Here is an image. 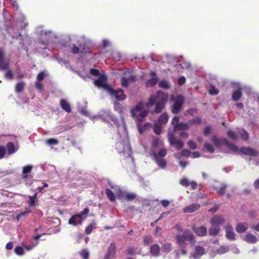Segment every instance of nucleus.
Segmentation results:
<instances>
[{
	"label": "nucleus",
	"instance_id": "12",
	"mask_svg": "<svg viewBox=\"0 0 259 259\" xmlns=\"http://www.w3.org/2000/svg\"><path fill=\"white\" fill-rule=\"evenodd\" d=\"M204 253V248L200 245H197L194 248V252L190 254V258H193V259H200Z\"/></svg>",
	"mask_w": 259,
	"mask_h": 259
},
{
	"label": "nucleus",
	"instance_id": "60",
	"mask_svg": "<svg viewBox=\"0 0 259 259\" xmlns=\"http://www.w3.org/2000/svg\"><path fill=\"white\" fill-rule=\"evenodd\" d=\"M6 154V149L4 146H0V159L4 157Z\"/></svg>",
	"mask_w": 259,
	"mask_h": 259
},
{
	"label": "nucleus",
	"instance_id": "2",
	"mask_svg": "<svg viewBox=\"0 0 259 259\" xmlns=\"http://www.w3.org/2000/svg\"><path fill=\"white\" fill-rule=\"evenodd\" d=\"M168 99V95L167 93H164L162 91L158 90L155 95L150 96L146 106L148 108H150L154 105H155L152 113L153 114L159 113L164 108Z\"/></svg>",
	"mask_w": 259,
	"mask_h": 259
},
{
	"label": "nucleus",
	"instance_id": "11",
	"mask_svg": "<svg viewBox=\"0 0 259 259\" xmlns=\"http://www.w3.org/2000/svg\"><path fill=\"white\" fill-rule=\"evenodd\" d=\"M116 244L112 242L107 248L105 252L103 259H113L116 254Z\"/></svg>",
	"mask_w": 259,
	"mask_h": 259
},
{
	"label": "nucleus",
	"instance_id": "20",
	"mask_svg": "<svg viewBox=\"0 0 259 259\" xmlns=\"http://www.w3.org/2000/svg\"><path fill=\"white\" fill-rule=\"evenodd\" d=\"M9 155H12L16 152L18 150V147L15 146L13 143L9 142L6 145V148Z\"/></svg>",
	"mask_w": 259,
	"mask_h": 259
},
{
	"label": "nucleus",
	"instance_id": "64",
	"mask_svg": "<svg viewBox=\"0 0 259 259\" xmlns=\"http://www.w3.org/2000/svg\"><path fill=\"white\" fill-rule=\"evenodd\" d=\"M187 144L190 149H191L192 150H194V149H196L197 146H196V143L194 141L190 140V141H188Z\"/></svg>",
	"mask_w": 259,
	"mask_h": 259
},
{
	"label": "nucleus",
	"instance_id": "41",
	"mask_svg": "<svg viewBox=\"0 0 259 259\" xmlns=\"http://www.w3.org/2000/svg\"><path fill=\"white\" fill-rule=\"evenodd\" d=\"M229 251V247L225 245L221 246L216 250V253L219 254H222L226 253Z\"/></svg>",
	"mask_w": 259,
	"mask_h": 259
},
{
	"label": "nucleus",
	"instance_id": "44",
	"mask_svg": "<svg viewBox=\"0 0 259 259\" xmlns=\"http://www.w3.org/2000/svg\"><path fill=\"white\" fill-rule=\"evenodd\" d=\"M38 34L42 37H43L44 36H46V38H45V39L48 40L50 38V35L52 34V31L51 30H41L40 32H38Z\"/></svg>",
	"mask_w": 259,
	"mask_h": 259
},
{
	"label": "nucleus",
	"instance_id": "32",
	"mask_svg": "<svg viewBox=\"0 0 259 259\" xmlns=\"http://www.w3.org/2000/svg\"><path fill=\"white\" fill-rule=\"evenodd\" d=\"M105 193L108 197V198L111 202L115 201L116 199L115 195L113 193V192L109 188H106L105 189Z\"/></svg>",
	"mask_w": 259,
	"mask_h": 259
},
{
	"label": "nucleus",
	"instance_id": "24",
	"mask_svg": "<svg viewBox=\"0 0 259 259\" xmlns=\"http://www.w3.org/2000/svg\"><path fill=\"white\" fill-rule=\"evenodd\" d=\"M244 240L249 243L254 244L257 242L258 239L257 237L252 234H247L244 237Z\"/></svg>",
	"mask_w": 259,
	"mask_h": 259
},
{
	"label": "nucleus",
	"instance_id": "8",
	"mask_svg": "<svg viewBox=\"0 0 259 259\" xmlns=\"http://www.w3.org/2000/svg\"><path fill=\"white\" fill-rule=\"evenodd\" d=\"M236 154H242L247 156H256L258 155V152L254 149L250 147H242L240 149L238 147L237 152H233Z\"/></svg>",
	"mask_w": 259,
	"mask_h": 259
},
{
	"label": "nucleus",
	"instance_id": "15",
	"mask_svg": "<svg viewBox=\"0 0 259 259\" xmlns=\"http://www.w3.org/2000/svg\"><path fill=\"white\" fill-rule=\"evenodd\" d=\"M225 223L224 218L219 215L213 216L210 220V223L211 226L220 227L221 225Z\"/></svg>",
	"mask_w": 259,
	"mask_h": 259
},
{
	"label": "nucleus",
	"instance_id": "21",
	"mask_svg": "<svg viewBox=\"0 0 259 259\" xmlns=\"http://www.w3.org/2000/svg\"><path fill=\"white\" fill-rule=\"evenodd\" d=\"M150 252L153 256H158L160 254L159 246L157 244H152L150 247Z\"/></svg>",
	"mask_w": 259,
	"mask_h": 259
},
{
	"label": "nucleus",
	"instance_id": "5",
	"mask_svg": "<svg viewBox=\"0 0 259 259\" xmlns=\"http://www.w3.org/2000/svg\"><path fill=\"white\" fill-rule=\"evenodd\" d=\"M170 101L174 102V104L171 107V112L175 114H178L182 110L185 101L184 97L181 95H179L176 97L172 96L170 97Z\"/></svg>",
	"mask_w": 259,
	"mask_h": 259
},
{
	"label": "nucleus",
	"instance_id": "1",
	"mask_svg": "<svg viewBox=\"0 0 259 259\" xmlns=\"http://www.w3.org/2000/svg\"><path fill=\"white\" fill-rule=\"evenodd\" d=\"M94 118H100L102 121L106 122H109V121L111 120L114 122L117 127V133L121 139V141L116 143V149L119 153H123L125 157H131L133 160V158L132 157V149L128 140L127 130L123 118L121 117V120L119 122L117 118L114 116L109 110L101 111Z\"/></svg>",
	"mask_w": 259,
	"mask_h": 259
},
{
	"label": "nucleus",
	"instance_id": "53",
	"mask_svg": "<svg viewBox=\"0 0 259 259\" xmlns=\"http://www.w3.org/2000/svg\"><path fill=\"white\" fill-rule=\"evenodd\" d=\"M136 194L134 193H127L126 192L125 194V198L127 201H131L134 199L136 198Z\"/></svg>",
	"mask_w": 259,
	"mask_h": 259
},
{
	"label": "nucleus",
	"instance_id": "9",
	"mask_svg": "<svg viewBox=\"0 0 259 259\" xmlns=\"http://www.w3.org/2000/svg\"><path fill=\"white\" fill-rule=\"evenodd\" d=\"M168 140L170 145L174 146L177 150H181L183 147V142L176 138L172 133H168Z\"/></svg>",
	"mask_w": 259,
	"mask_h": 259
},
{
	"label": "nucleus",
	"instance_id": "29",
	"mask_svg": "<svg viewBox=\"0 0 259 259\" xmlns=\"http://www.w3.org/2000/svg\"><path fill=\"white\" fill-rule=\"evenodd\" d=\"M158 81V77H151L146 81L145 85L147 88L154 87L157 84Z\"/></svg>",
	"mask_w": 259,
	"mask_h": 259
},
{
	"label": "nucleus",
	"instance_id": "10",
	"mask_svg": "<svg viewBox=\"0 0 259 259\" xmlns=\"http://www.w3.org/2000/svg\"><path fill=\"white\" fill-rule=\"evenodd\" d=\"M112 97H114L117 100L123 101L126 98V96L124 94L122 89L114 90L112 88L108 92Z\"/></svg>",
	"mask_w": 259,
	"mask_h": 259
},
{
	"label": "nucleus",
	"instance_id": "35",
	"mask_svg": "<svg viewBox=\"0 0 259 259\" xmlns=\"http://www.w3.org/2000/svg\"><path fill=\"white\" fill-rule=\"evenodd\" d=\"M176 70L178 71H180L181 69L184 68H189L191 67V64L189 62H184L182 64H176L175 65Z\"/></svg>",
	"mask_w": 259,
	"mask_h": 259
},
{
	"label": "nucleus",
	"instance_id": "54",
	"mask_svg": "<svg viewBox=\"0 0 259 259\" xmlns=\"http://www.w3.org/2000/svg\"><path fill=\"white\" fill-rule=\"evenodd\" d=\"M15 139V137L13 135H2L0 136V141H9Z\"/></svg>",
	"mask_w": 259,
	"mask_h": 259
},
{
	"label": "nucleus",
	"instance_id": "16",
	"mask_svg": "<svg viewBox=\"0 0 259 259\" xmlns=\"http://www.w3.org/2000/svg\"><path fill=\"white\" fill-rule=\"evenodd\" d=\"M121 80L122 87L128 88L130 83L133 82L136 80V76L134 75H131L129 76L122 77Z\"/></svg>",
	"mask_w": 259,
	"mask_h": 259
},
{
	"label": "nucleus",
	"instance_id": "61",
	"mask_svg": "<svg viewBox=\"0 0 259 259\" xmlns=\"http://www.w3.org/2000/svg\"><path fill=\"white\" fill-rule=\"evenodd\" d=\"M71 52L73 54H77L80 52L79 47L73 45L71 49Z\"/></svg>",
	"mask_w": 259,
	"mask_h": 259
},
{
	"label": "nucleus",
	"instance_id": "63",
	"mask_svg": "<svg viewBox=\"0 0 259 259\" xmlns=\"http://www.w3.org/2000/svg\"><path fill=\"white\" fill-rule=\"evenodd\" d=\"M152 237L150 236H146L145 237L144 239V243L145 245H147L150 243H152Z\"/></svg>",
	"mask_w": 259,
	"mask_h": 259
},
{
	"label": "nucleus",
	"instance_id": "62",
	"mask_svg": "<svg viewBox=\"0 0 259 259\" xmlns=\"http://www.w3.org/2000/svg\"><path fill=\"white\" fill-rule=\"evenodd\" d=\"M25 18L24 16L22 14H18V16L16 18V20L18 22H24Z\"/></svg>",
	"mask_w": 259,
	"mask_h": 259
},
{
	"label": "nucleus",
	"instance_id": "25",
	"mask_svg": "<svg viewBox=\"0 0 259 259\" xmlns=\"http://www.w3.org/2000/svg\"><path fill=\"white\" fill-rule=\"evenodd\" d=\"M242 95V93L241 92V89L240 87H239L237 90L233 92L232 95V99L234 101H237L241 98Z\"/></svg>",
	"mask_w": 259,
	"mask_h": 259
},
{
	"label": "nucleus",
	"instance_id": "6",
	"mask_svg": "<svg viewBox=\"0 0 259 259\" xmlns=\"http://www.w3.org/2000/svg\"><path fill=\"white\" fill-rule=\"evenodd\" d=\"M211 141L217 146L225 145L232 152H237L238 146L233 143L229 142L225 138H219L216 136H212L210 138Z\"/></svg>",
	"mask_w": 259,
	"mask_h": 259
},
{
	"label": "nucleus",
	"instance_id": "14",
	"mask_svg": "<svg viewBox=\"0 0 259 259\" xmlns=\"http://www.w3.org/2000/svg\"><path fill=\"white\" fill-rule=\"evenodd\" d=\"M5 53L4 49L0 48V69L6 70L9 67V62L5 59Z\"/></svg>",
	"mask_w": 259,
	"mask_h": 259
},
{
	"label": "nucleus",
	"instance_id": "18",
	"mask_svg": "<svg viewBox=\"0 0 259 259\" xmlns=\"http://www.w3.org/2000/svg\"><path fill=\"white\" fill-rule=\"evenodd\" d=\"M192 230L198 236H204L207 234V229L205 226H200L199 227H192Z\"/></svg>",
	"mask_w": 259,
	"mask_h": 259
},
{
	"label": "nucleus",
	"instance_id": "38",
	"mask_svg": "<svg viewBox=\"0 0 259 259\" xmlns=\"http://www.w3.org/2000/svg\"><path fill=\"white\" fill-rule=\"evenodd\" d=\"M171 250V244L169 242H165L161 246V250L165 253L169 252Z\"/></svg>",
	"mask_w": 259,
	"mask_h": 259
},
{
	"label": "nucleus",
	"instance_id": "19",
	"mask_svg": "<svg viewBox=\"0 0 259 259\" xmlns=\"http://www.w3.org/2000/svg\"><path fill=\"white\" fill-rule=\"evenodd\" d=\"M200 205L198 203H193L184 208L183 211L185 213H192L198 210Z\"/></svg>",
	"mask_w": 259,
	"mask_h": 259
},
{
	"label": "nucleus",
	"instance_id": "47",
	"mask_svg": "<svg viewBox=\"0 0 259 259\" xmlns=\"http://www.w3.org/2000/svg\"><path fill=\"white\" fill-rule=\"evenodd\" d=\"M204 148L206 151L210 153H213L214 151L213 146L207 142L204 144Z\"/></svg>",
	"mask_w": 259,
	"mask_h": 259
},
{
	"label": "nucleus",
	"instance_id": "50",
	"mask_svg": "<svg viewBox=\"0 0 259 259\" xmlns=\"http://www.w3.org/2000/svg\"><path fill=\"white\" fill-rule=\"evenodd\" d=\"M201 121V119L199 117H197L191 120H189V123L190 124V126H191L193 124H195V125L197 126L199 125Z\"/></svg>",
	"mask_w": 259,
	"mask_h": 259
},
{
	"label": "nucleus",
	"instance_id": "48",
	"mask_svg": "<svg viewBox=\"0 0 259 259\" xmlns=\"http://www.w3.org/2000/svg\"><path fill=\"white\" fill-rule=\"evenodd\" d=\"M161 124L156 122L154 124V132L156 135H159L161 134L162 126Z\"/></svg>",
	"mask_w": 259,
	"mask_h": 259
},
{
	"label": "nucleus",
	"instance_id": "31",
	"mask_svg": "<svg viewBox=\"0 0 259 259\" xmlns=\"http://www.w3.org/2000/svg\"><path fill=\"white\" fill-rule=\"evenodd\" d=\"M228 188V185L226 183H222L219 188H215V190L220 195H223L225 193L226 190Z\"/></svg>",
	"mask_w": 259,
	"mask_h": 259
},
{
	"label": "nucleus",
	"instance_id": "33",
	"mask_svg": "<svg viewBox=\"0 0 259 259\" xmlns=\"http://www.w3.org/2000/svg\"><path fill=\"white\" fill-rule=\"evenodd\" d=\"M191 154L190 151L188 149L183 150L181 153H175V156L177 158H180L182 156L188 157Z\"/></svg>",
	"mask_w": 259,
	"mask_h": 259
},
{
	"label": "nucleus",
	"instance_id": "23",
	"mask_svg": "<svg viewBox=\"0 0 259 259\" xmlns=\"http://www.w3.org/2000/svg\"><path fill=\"white\" fill-rule=\"evenodd\" d=\"M60 106L61 108L66 112L70 113L71 111V106L68 101L65 99H62L60 101Z\"/></svg>",
	"mask_w": 259,
	"mask_h": 259
},
{
	"label": "nucleus",
	"instance_id": "30",
	"mask_svg": "<svg viewBox=\"0 0 259 259\" xmlns=\"http://www.w3.org/2000/svg\"><path fill=\"white\" fill-rule=\"evenodd\" d=\"M148 111L147 110H143L137 113V116H133L139 121H142L148 114Z\"/></svg>",
	"mask_w": 259,
	"mask_h": 259
},
{
	"label": "nucleus",
	"instance_id": "4",
	"mask_svg": "<svg viewBox=\"0 0 259 259\" xmlns=\"http://www.w3.org/2000/svg\"><path fill=\"white\" fill-rule=\"evenodd\" d=\"M166 153V149L163 148H160L157 153L154 150H151L150 152V154L154 159L155 163L162 169H164L167 164L166 161L164 158Z\"/></svg>",
	"mask_w": 259,
	"mask_h": 259
},
{
	"label": "nucleus",
	"instance_id": "45",
	"mask_svg": "<svg viewBox=\"0 0 259 259\" xmlns=\"http://www.w3.org/2000/svg\"><path fill=\"white\" fill-rule=\"evenodd\" d=\"M227 136L233 140H236L238 138L237 134L232 130L227 132Z\"/></svg>",
	"mask_w": 259,
	"mask_h": 259
},
{
	"label": "nucleus",
	"instance_id": "51",
	"mask_svg": "<svg viewBox=\"0 0 259 259\" xmlns=\"http://www.w3.org/2000/svg\"><path fill=\"white\" fill-rule=\"evenodd\" d=\"M179 117L175 116L173 117L172 121L171 122L172 125L174 126V130H176L179 124Z\"/></svg>",
	"mask_w": 259,
	"mask_h": 259
},
{
	"label": "nucleus",
	"instance_id": "43",
	"mask_svg": "<svg viewBox=\"0 0 259 259\" xmlns=\"http://www.w3.org/2000/svg\"><path fill=\"white\" fill-rule=\"evenodd\" d=\"M37 195V194L36 193H35L33 195L30 196L29 197L28 203H29V205L30 207H33L35 205V199L36 198Z\"/></svg>",
	"mask_w": 259,
	"mask_h": 259
},
{
	"label": "nucleus",
	"instance_id": "7",
	"mask_svg": "<svg viewBox=\"0 0 259 259\" xmlns=\"http://www.w3.org/2000/svg\"><path fill=\"white\" fill-rule=\"evenodd\" d=\"M94 85L99 89H103L109 92L111 87L108 84L107 76L106 74H101L99 77L94 81Z\"/></svg>",
	"mask_w": 259,
	"mask_h": 259
},
{
	"label": "nucleus",
	"instance_id": "39",
	"mask_svg": "<svg viewBox=\"0 0 259 259\" xmlns=\"http://www.w3.org/2000/svg\"><path fill=\"white\" fill-rule=\"evenodd\" d=\"M32 166L30 165H27L23 167L22 174L24 178H27V174L32 170Z\"/></svg>",
	"mask_w": 259,
	"mask_h": 259
},
{
	"label": "nucleus",
	"instance_id": "42",
	"mask_svg": "<svg viewBox=\"0 0 259 259\" xmlns=\"http://www.w3.org/2000/svg\"><path fill=\"white\" fill-rule=\"evenodd\" d=\"M238 134L240 135L241 139L243 140H247L248 138V135L247 132L244 129H240L238 131Z\"/></svg>",
	"mask_w": 259,
	"mask_h": 259
},
{
	"label": "nucleus",
	"instance_id": "52",
	"mask_svg": "<svg viewBox=\"0 0 259 259\" xmlns=\"http://www.w3.org/2000/svg\"><path fill=\"white\" fill-rule=\"evenodd\" d=\"M89 208L88 207H86L84 209H83L81 212L76 214H78L80 217V218H82L84 221L85 219V217H84V215L88 214L89 212Z\"/></svg>",
	"mask_w": 259,
	"mask_h": 259
},
{
	"label": "nucleus",
	"instance_id": "3",
	"mask_svg": "<svg viewBox=\"0 0 259 259\" xmlns=\"http://www.w3.org/2000/svg\"><path fill=\"white\" fill-rule=\"evenodd\" d=\"M176 244L181 248H186L193 246L195 243V237L189 230H185L183 234L176 236Z\"/></svg>",
	"mask_w": 259,
	"mask_h": 259
},
{
	"label": "nucleus",
	"instance_id": "27",
	"mask_svg": "<svg viewBox=\"0 0 259 259\" xmlns=\"http://www.w3.org/2000/svg\"><path fill=\"white\" fill-rule=\"evenodd\" d=\"M143 104L142 103H139L137 104L136 107L132 109L131 110V113L132 116H137V113L143 110Z\"/></svg>",
	"mask_w": 259,
	"mask_h": 259
},
{
	"label": "nucleus",
	"instance_id": "40",
	"mask_svg": "<svg viewBox=\"0 0 259 259\" xmlns=\"http://www.w3.org/2000/svg\"><path fill=\"white\" fill-rule=\"evenodd\" d=\"M189 121L187 122H181L179 123L176 130H187L190 127Z\"/></svg>",
	"mask_w": 259,
	"mask_h": 259
},
{
	"label": "nucleus",
	"instance_id": "59",
	"mask_svg": "<svg viewBox=\"0 0 259 259\" xmlns=\"http://www.w3.org/2000/svg\"><path fill=\"white\" fill-rule=\"evenodd\" d=\"M80 255L83 259H89V252L87 249H83L81 251Z\"/></svg>",
	"mask_w": 259,
	"mask_h": 259
},
{
	"label": "nucleus",
	"instance_id": "57",
	"mask_svg": "<svg viewBox=\"0 0 259 259\" xmlns=\"http://www.w3.org/2000/svg\"><path fill=\"white\" fill-rule=\"evenodd\" d=\"M115 191L116 193L118 199H122L123 197H125V194L126 192L121 191L119 188V189H116Z\"/></svg>",
	"mask_w": 259,
	"mask_h": 259
},
{
	"label": "nucleus",
	"instance_id": "58",
	"mask_svg": "<svg viewBox=\"0 0 259 259\" xmlns=\"http://www.w3.org/2000/svg\"><path fill=\"white\" fill-rule=\"evenodd\" d=\"M15 252L19 255H22L24 254V249L21 246H18L15 248Z\"/></svg>",
	"mask_w": 259,
	"mask_h": 259
},
{
	"label": "nucleus",
	"instance_id": "46",
	"mask_svg": "<svg viewBox=\"0 0 259 259\" xmlns=\"http://www.w3.org/2000/svg\"><path fill=\"white\" fill-rule=\"evenodd\" d=\"M96 224L95 223H93L88 225L85 229V233L86 234H90L93 231V229L95 228Z\"/></svg>",
	"mask_w": 259,
	"mask_h": 259
},
{
	"label": "nucleus",
	"instance_id": "13",
	"mask_svg": "<svg viewBox=\"0 0 259 259\" xmlns=\"http://www.w3.org/2000/svg\"><path fill=\"white\" fill-rule=\"evenodd\" d=\"M83 222V219L76 213L72 215L68 220V224L74 226L81 225Z\"/></svg>",
	"mask_w": 259,
	"mask_h": 259
},
{
	"label": "nucleus",
	"instance_id": "55",
	"mask_svg": "<svg viewBox=\"0 0 259 259\" xmlns=\"http://www.w3.org/2000/svg\"><path fill=\"white\" fill-rule=\"evenodd\" d=\"M48 168L53 173H56L57 172L55 166L52 165H48L47 166L45 165L42 168L44 171H46Z\"/></svg>",
	"mask_w": 259,
	"mask_h": 259
},
{
	"label": "nucleus",
	"instance_id": "49",
	"mask_svg": "<svg viewBox=\"0 0 259 259\" xmlns=\"http://www.w3.org/2000/svg\"><path fill=\"white\" fill-rule=\"evenodd\" d=\"M24 88V83L22 81L19 82L17 83L15 88V91L17 93L21 92Z\"/></svg>",
	"mask_w": 259,
	"mask_h": 259
},
{
	"label": "nucleus",
	"instance_id": "36",
	"mask_svg": "<svg viewBox=\"0 0 259 259\" xmlns=\"http://www.w3.org/2000/svg\"><path fill=\"white\" fill-rule=\"evenodd\" d=\"M159 87L163 89L168 90L169 89L170 85V83L168 81L163 79L159 81Z\"/></svg>",
	"mask_w": 259,
	"mask_h": 259
},
{
	"label": "nucleus",
	"instance_id": "26",
	"mask_svg": "<svg viewBox=\"0 0 259 259\" xmlns=\"http://www.w3.org/2000/svg\"><path fill=\"white\" fill-rule=\"evenodd\" d=\"M220 230V227L211 226L208 229V234L210 236H215L218 234Z\"/></svg>",
	"mask_w": 259,
	"mask_h": 259
},
{
	"label": "nucleus",
	"instance_id": "17",
	"mask_svg": "<svg viewBox=\"0 0 259 259\" xmlns=\"http://www.w3.org/2000/svg\"><path fill=\"white\" fill-rule=\"evenodd\" d=\"M226 233V236L227 238L230 241H234L236 240L235 234L233 231V227L231 225H227L225 227Z\"/></svg>",
	"mask_w": 259,
	"mask_h": 259
},
{
	"label": "nucleus",
	"instance_id": "37",
	"mask_svg": "<svg viewBox=\"0 0 259 259\" xmlns=\"http://www.w3.org/2000/svg\"><path fill=\"white\" fill-rule=\"evenodd\" d=\"M46 143L47 145L51 146L52 149V146L58 145L59 141L57 139L50 138L46 140Z\"/></svg>",
	"mask_w": 259,
	"mask_h": 259
},
{
	"label": "nucleus",
	"instance_id": "28",
	"mask_svg": "<svg viewBox=\"0 0 259 259\" xmlns=\"http://www.w3.org/2000/svg\"><path fill=\"white\" fill-rule=\"evenodd\" d=\"M168 120V116L166 113H163L158 118L157 123L163 125L165 124Z\"/></svg>",
	"mask_w": 259,
	"mask_h": 259
},
{
	"label": "nucleus",
	"instance_id": "56",
	"mask_svg": "<svg viewBox=\"0 0 259 259\" xmlns=\"http://www.w3.org/2000/svg\"><path fill=\"white\" fill-rule=\"evenodd\" d=\"M114 110L117 111L120 114H122L123 111L121 105L119 103L115 102L114 103Z\"/></svg>",
	"mask_w": 259,
	"mask_h": 259
},
{
	"label": "nucleus",
	"instance_id": "34",
	"mask_svg": "<svg viewBox=\"0 0 259 259\" xmlns=\"http://www.w3.org/2000/svg\"><path fill=\"white\" fill-rule=\"evenodd\" d=\"M78 45L80 49V53L86 54L89 52L90 48L87 45V41L80 43Z\"/></svg>",
	"mask_w": 259,
	"mask_h": 259
},
{
	"label": "nucleus",
	"instance_id": "22",
	"mask_svg": "<svg viewBox=\"0 0 259 259\" xmlns=\"http://www.w3.org/2000/svg\"><path fill=\"white\" fill-rule=\"evenodd\" d=\"M248 225L247 223H239L236 226V231L239 233L245 232L248 229Z\"/></svg>",
	"mask_w": 259,
	"mask_h": 259
}]
</instances>
